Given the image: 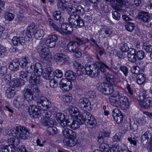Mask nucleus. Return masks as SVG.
<instances>
[{
	"label": "nucleus",
	"mask_w": 152,
	"mask_h": 152,
	"mask_svg": "<svg viewBox=\"0 0 152 152\" xmlns=\"http://www.w3.org/2000/svg\"><path fill=\"white\" fill-rule=\"evenodd\" d=\"M96 59L97 61L93 65H91L86 67L85 69L87 75L91 77H95L99 74L100 71L104 72H105L106 68L110 70L109 67L102 61L98 55L96 56Z\"/></svg>",
	"instance_id": "1"
},
{
	"label": "nucleus",
	"mask_w": 152,
	"mask_h": 152,
	"mask_svg": "<svg viewBox=\"0 0 152 152\" xmlns=\"http://www.w3.org/2000/svg\"><path fill=\"white\" fill-rule=\"evenodd\" d=\"M37 103L38 107H40L41 109V111L39 112L40 113L39 117L42 116L43 119L50 118L52 114V113L50 111L46 110L49 107L50 102L45 97L42 96L38 99Z\"/></svg>",
	"instance_id": "2"
},
{
	"label": "nucleus",
	"mask_w": 152,
	"mask_h": 152,
	"mask_svg": "<svg viewBox=\"0 0 152 152\" xmlns=\"http://www.w3.org/2000/svg\"><path fill=\"white\" fill-rule=\"evenodd\" d=\"M47 69L44 70L43 72L42 66L41 64L36 63L34 65H33L32 71L34 72L32 74H30L31 75L28 80L29 83L34 84H39L40 83V76L42 75H43V73Z\"/></svg>",
	"instance_id": "3"
},
{
	"label": "nucleus",
	"mask_w": 152,
	"mask_h": 152,
	"mask_svg": "<svg viewBox=\"0 0 152 152\" xmlns=\"http://www.w3.org/2000/svg\"><path fill=\"white\" fill-rule=\"evenodd\" d=\"M65 75L66 79H62L60 82L59 87L63 90L68 91L72 88L71 81H73L76 79L75 73L71 70L66 72Z\"/></svg>",
	"instance_id": "4"
},
{
	"label": "nucleus",
	"mask_w": 152,
	"mask_h": 152,
	"mask_svg": "<svg viewBox=\"0 0 152 152\" xmlns=\"http://www.w3.org/2000/svg\"><path fill=\"white\" fill-rule=\"evenodd\" d=\"M35 24L31 23L26 30H24L23 33L25 36L28 38L34 37L37 39H41L44 35L45 32L42 29H35Z\"/></svg>",
	"instance_id": "5"
},
{
	"label": "nucleus",
	"mask_w": 152,
	"mask_h": 152,
	"mask_svg": "<svg viewBox=\"0 0 152 152\" xmlns=\"http://www.w3.org/2000/svg\"><path fill=\"white\" fill-rule=\"evenodd\" d=\"M28 130L25 127L22 126H17L15 130L12 129L9 130L7 134L13 136H16L19 138L25 140L29 134Z\"/></svg>",
	"instance_id": "6"
},
{
	"label": "nucleus",
	"mask_w": 152,
	"mask_h": 152,
	"mask_svg": "<svg viewBox=\"0 0 152 152\" xmlns=\"http://www.w3.org/2000/svg\"><path fill=\"white\" fill-rule=\"evenodd\" d=\"M143 91L142 96H139L138 98L139 105L142 108H149L152 106V100Z\"/></svg>",
	"instance_id": "7"
},
{
	"label": "nucleus",
	"mask_w": 152,
	"mask_h": 152,
	"mask_svg": "<svg viewBox=\"0 0 152 152\" xmlns=\"http://www.w3.org/2000/svg\"><path fill=\"white\" fill-rule=\"evenodd\" d=\"M96 88L98 90L105 95H110L112 94L114 91V88L113 86L105 83H98Z\"/></svg>",
	"instance_id": "8"
},
{
	"label": "nucleus",
	"mask_w": 152,
	"mask_h": 152,
	"mask_svg": "<svg viewBox=\"0 0 152 152\" xmlns=\"http://www.w3.org/2000/svg\"><path fill=\"white\" fill-rule=\"evenodd\" d=\"M36 50L39 56L42 58L49 61L51 58L49 49L47 47L43 46V45L38 44Z\"/></svg>",
	"instance_id": "9"
},
{
	"label": "nucleus",
	"mask_w": 152,
	"mask_h": 152,
	"mask_svg": "<svg viewBox=\"0 0 152 152\" xmlns=\"http://www.w3.org/2000/svg\"><path fill=\"white\" fill-rule=\"evenodd\" d=\"M43 77L45 79L50 80L49 84L52 88L56 87L57 86V82L56 80L53 79L54 76H53V73H52V70L50 68H48L43 73Z\"/></svg>",
	"instance_id": "10"
},
{
	"label": "nucleus",
	"mask_w": 152,
	"mask_h": 152,
	"mask_svg": "<svg viewBox=\"0 0 152 152\" xmlns=\"http://www.w3.org/2000/svg\"><path fill=\"white\" fill-rule=\"evenodd\" d=\"M64 19L61 15V13L58 12V31L61 34L65 35L67 24L64 23Z\"/></svg>",
	"instance_id": "11"
},
{
	"label": "nucleus",
	"mask_w": 152,
	"mask_h": 152,
	"mask_svg": "<svg viewBox=\"0 0 152 152\" xmlns=\"http://www.w3.org/2000/svg\"><path fill=\"white\" fill-rule=\"evenodd\" d=\"M67 49L70 52L75 53V56L78 58L81 56V52L79 51V47L74 41L69 42L67 45Z\"/></svg>",
	"instance_id": "12"
},
{
	"label": "nucleus",
	"mask_w": 152,
	"mask_h": 152,
	"mask_svg": "<svg viewBox=\"0 0 152 152\" xmlns=\"http://www.w3.org/2000/svg\"><path fill=\"white\" fill-rule=\"evenodd\" d=\"M57 39V37L55 35H50L43 40H40L39 45H44L45 44L46 45L50 48H52L56 45L55 41Z\"/></svg>",
	"instance_id": "13"
},
{
	"label": "nucleus",
	"mask_w": 152,
	"mask_h": 152,
	"mask_svg": "<svg viewBox=\"0 0 152 152\" xmlns=\"http://www.w3.org/2000/svg\"><path fill=\"white\" fill-rule=\"evenodd\" d=\"M86 121L85 125L88 128H92L95 126L97 122L94 116L89 113L85 114Z\"/></svg>",
	"instance_id": "14"
},
{
	"label": "nucleus",
	"mask_w": 152,
	"mask_h": 152,
	"mask_svg": "<svg viewBox=\"0 0 152 152\" xmlns=\"http://www.w3.org/2000/svg\"><path fill=\"white\" fill-rule=\"evenodd\" d=\"M114 119L118 124L121 123L123 121V116L122 112L117 108L114 109L112 112Z\"/></svg>",
	"instance_id": "15"
},
{
	"label": "nucleus",
	"mask_w": 152,
	"mask_h": 152,
	"mask_svg": "<svg viewBox=\"0 0 152 152\" xmlns=\"http://www.w3.org/2000/svg\"><path fill=\"white\" fill-rule=\"evenodd\" d=\"M23 32V31L20 33V35L21 36V37L15 36L13 37L12 42L14 45L18 46L20 45H23L25 42V38L27 37V36H25L23 35L22 33Z\"/></svg>",
	"instance_id": "16"
},
{
	"label": "nucleus",
	"mask_w": 152,
	"mask_h": 152,
	"mask_svg": "<svg viewBox=\"0 0 152 152\" xmlns=\"http://www.w3.org/2000/svg\"><path fill=\"white\" fill-rule=\"evenodd\" d=\"M39 107L38 109L35 105L30 106L28 107V112L30 116L34 118H38L40 114L39 112L41 111L40 107Z\"/></svg>",
	"instance_id": "17"
},
{
	"label": "nucleus",
	"mask_w": 152,
	"mask_h": 152,
	"mask_svg": "<svg viewBox=\"0 0 152 152\" xmlns=\"http://www.w3.org/2000/svg\"><path fill=\"white\" fill-rule=\"evenodd\" d=\"M78 105L81 109L85 110L88 106L91 105V103L88 98L83 97L79 99Z\"/></svg>",
	"instance_id": "18"
},
{
	"label": "nucleus",
	"mask_w": 152,
	"mask_h": 152,
	"mask_svg": "<svg viewBox=\"0 0 152 152\" xmlns=\"http://www.w3.org/2000/svg\"><path fill=\"white\" fill-rule=\"evenodd\" d=\"M117 97L118 99L119 102V106L122 104L126 109L129 108V102L128 98L125 96H123L121 94L118 93Z\"/></svg>",
	"instance_id": "19"
},
{
	"label": "nucleus",
	"mask_w": 152,
	"mask_h": 152,
	"mask_svg": "<svg viewBox=\"0 0 152 152\" xmlns=\"http://www.w3.org/2000/svg\"><path fill=\"white\" fill-rule=\"evenodd\" d=\"M138 19L143 23H148L151 20V17L148 13L145 12H142L137 16Z\"/></svg>",
	"instance_id": "20"
},
{
	"label": "nucleus",
	"mask_w": 152,
	"mask_h": 152,
	"mask_svg": "<svg viewBox=\"0 0 152 152\" xmlns=\"http://www.w3.org/2000/svg\"><path fill=\"white\" fill-rule=\"evenodd\" d=\"M30 83L32 86L31 87L28 86V88L30 90V91H31L30 92L32 94L34 98L38 99L39 96V91L37 86L39 85L40 83L39 84H32L31 83Z\"/></svg>",
	"instance_id": "21"
},
{
	"label": "nucleus",
	"mask_w": 152,
	"mask_h": 152,
	"mask_svg": "<svg viewBox=\"0 0 152 152\" xmlns=\"http://www.w3.org/2000/svg\"><path fill=\"white\" fill-rule=\"evenodd\" d=\"M26 82L24 79L20 78L16 79L14 81H11L10 83V86L12 88L18 87L23 85Z\"/></svg>",
	"instance_id": "22"
},
{
	"label": "nucleus",
	"mask_w": 152,
	"mask_h": 152,
	"mask_svg": "<svg viewBox=\"0 0 152 152\" xmlns=\"http://www.w3.org/2000/svg\"><path fill=\"white\" fill-rule=\"evenodd\" d=\"M21 66L23 68H25L26 70H33V65L32 63L28 62L26 58H23L21 62Z\"/></svg>",
	"instance_id": "23"
},
{
	"label": "nucleus",
	"mask_w": 152,
	"mask_h": 152,
	"mask_svg": "<svg viewBox=\"0 0 152 152\" xmlns=\"http://www.w3.org/2000/svg\"><path fill=\"white\" fill-rule=\"evenodd\" d=\"M62 132L64 137L68 139H73L76 136L75 132L69 129H65Z\"/></svg>",
	"instance_id": "24"
},
{
	"label": "nucleus",
	"mask_w": 152,
	"mask_h": 152,
	"mask_svg": "<svg viewBox=\"0 0 152 152\" xmlns=\"http://www.w3.org/2000/svg\"><path fill=\"white\" fill-rule=\"evenodd\" d=\"M115 10L113 11L112 12V16L113 18L116 20H119L120 18L121 14L120 13L123 12V10L121 7L118 6H115L114 7H113Z\"/></svg>",
	"instance_id": "25"
},
{
	"label": "nucleus",
	"mask_w": 152,
	"mask_h": 152,
	"mask_svg": "<svg viewBox=\"0 0 152 152\" xmlns=\"http://www.w3.org/2000/svg\"><path fill=\"white\" fill-rule=\"evenodd\" d=\"M65 118V116L63 113H58V122L63 128L66 127L67 121V120L64 121Z\"/></svg>",
	"instance_id": "26"
},
{
	"label": "nucleus",
	"mask_w": 152,
	"mask_h": 152,
	"mask_svg": "<svg viewBox=\"0 0 152 152\" xmlns=\"http://www.w3.org/2000/svg\"><path fill=\"white\" fill-rule=\"evenodd\" d=\"M71 9L70 12L71 13L78 15L83 14L84 13L85 10L84 8L80 5L77 6L76 7H73Z\"/></svg>",
	"instance_id": "27"
},
{
	"label": "nucleus",
	"mask_w": 152,
	"mask_h": 152,
	"mask_svg": "<svg viewBox=\"0 0 152 152\" xmlns=\"http://www.w3.org/2000/svg\"><path fill=\"white\" fill-rule=\"evenodd\" d=\"M30 91L28 87L25 88L24 89V97L26 100L28 102H30L35 98Z\"/></svg>",
	"instance_id": "28"
},
{
	"label": "nucleus",
	"mask_w": 152,
	"mask_h": 152,
	"mask_svg": "<svg viewBox=\"0 0 152 152\" xmlns=\"http://www.w3.org/2000/svg\"><path fill=\"white\" fill-rule=\"evenodd\" d=\"M137 82L140 85L144 84L146 82V75L142 73H139L136 77Z\"/></svg>",
	"instance_id": "29"
},
{
	"label": "nucleus",
	"mask_w": 152,
	"mask_h": 152,
	"mask_svg": "<svg viewBox=\"0 0 152 152\" xmlns=\"http://www.w3.org/2000/svg\"><path fill=\"white\" fill-rule=\"evenodd\" d=\"M43 125L45 126L50 127L53 125H56L57 122L54 119L49 118L47 119H43L42 121Z\"/></svg>",
	"instance_id": "30"
},
{
	"label": "nucleus",
	"mask_w": 152,
	"mask_h": 152,
	"mask_svg": "<svg viewBox=\"0 0 152 152\" xmlns=\"http://www.w3.org/2000/svg\"><path fill=\"white\" fill-rule=\"evenodd\" d=\"M7 64L4 61H0V76H3L7 73Z\"/></svg>",
	"instance_id": "31"
},
{
	"label": "nucleus",
	"mask_w": 152,
	"mask_h": 152,
	"mask_svg": "<svg viewBox=\"0 0 152 152\" xmlns=\"http://www.w3.org/2000/svg\"><path fill=\"white\" fill-rule=\"evenodd\" d=\"M66 2L65 0H58V9L59 10L58 11V12H60L61 13V12L60 11H63L66 8Z\"/></svg>",
	"instance_id": "32"
},
{
	"label": "nucleus",
	"mask_w": 152,
	"mask_h": 152,
	"mask_svg": "<svg viewBox=\"0 0 152 152\" xmlns=\"http://www.w3.org/2000/svg\"><path fill=\"white\" fill-rule=\"evenodd\" d=\"M16 136H13L8 140V143L10 145H14L15 146L18 145L20 143V140Z\"/></svg>",
	"instance_id": "33"
},
{
	"label": "nucleus",
	"mask_w": 152,
	"mask_h": 152,
	"mask_svg": "<svg viewBox=\"0 0 152 152\" xmlns=\"http://www.w3.org/2000/svg\"><path fill=\"white\" fill-rule=\"evenodd\" d=\"M19 62L18 61H13L12 62L10 63L9 68L11 70L17 71L19 70Z\"/></svg>",
	"instance_id": "34"
},
{
	"label": "nucleus",
	"mask_w": 152,
	"mask_h": 152,
	"mask_svg": "<svg viewBox=\"0 0 152 152\" xmlns=\"http://www.w3.org/2000/svg\"><path fill=\"white\" fill-rule=\"evenodd\" d=\"M15 92V88H12L10 86L6 91L5 96L7 98H11L13 97Z\"/></svg>",
	"instance_id": "35"
},
{
	"label": "nucleus",
	"mask_w": 152,
	"mask_h": 152,
	"mask_svg": "<svg viewBox=\"0 0 152 152\" xmlns=\"http://www.w3.org/2000/svg\"><path fill=\"white\" fill-rule=\"evenodd\" d=\"M69 60V58L67 55L62 53H58V62L62 63L67 62Z\"/></svg>",
	"instance_id": "36"
},
{
	"label": "nucleus",
	"mask_w": 152,
	"mask_h": 152,
	"mask_svg": "<svg viewBox=\"0 0 152 152\" xmlns=\"http://www.w3.org/2000/svg\"><path fill=\"white\" fill-rule=\"evenodd\" d=\"M78 17V15L73 13L68 18V20L69 23L71 25L75 26V22L77 20V17Z\"/></svg>",
	"instance_id": "37"
},
{
	"label": "nucleus",
	"mask_w": 152,
	"mask_h": 152,
	"mask_svg": "<svg viewBox=\"0 0 152 152\" xmlns=\"http://www.w3.org/2000/svg\"><path fill=\"white\" fill-rule=\"evenodd\" d=\"M70 121L67 120L66 126H69L71 128L73 129H75L79 128L80 124L79 122L77 120H74L72 121L71 123H70Z\"/></svg>",
	"instance_id": "38"
},
{
	"label": "nucleus",
	"mask_w": 152,
	"mask_h": 152,
	"mask_svg": "<svg viewBox=\"0 0 152 152\" xmlns=\"http://www.w3.org/2000/svg\"><path fill=\"white\" fill-rule=\"evenodd\" d=\"M31 71H30L29 72L26 70H22L20 71L19 72V75L20 78L23 79H26L28 76L30 77V73H31Z\"/></svg>",
	"instance_id": "39"
},
{
	"label": "nucleus",
	"mask_w": 152,
	"mask_h": 152,
	"mask_svg": "<svg viewBox=\"0 0 152 152\" xmlns=\"http://www.w3.org/2000/svg\"><path fill=\"white\" fill-rule=\"evenodd\" d=\"M8 53V50L7 48L0 44V57L7 56Z\"/></svg>",
	"instance_id": "40"
},
{
	"label": "nucleus",
	"mask_w": 152,
	"mask_h": 152,
	"mask_svg": "<svg viewBox=\"0 0 152 152\" xmlns=\"http://www.w3.org/2000/svg\"><path fill=\"white\" fill-rule=\"evenodd\" d=\"M78 45V47L82 44H85L89 42V40L86 38H80L78 37L76 38L75 40L74 41Z\"/></svg>",
	"instance_id": "41"
},
{
	"label": "nucleus",
	"mask_w": 152,
	"mask_h": 152,
	"mask_svg": "<svg viewBox=\"0 0 152 152\" xmlns=\"http://www.w3.org/2000/svg\"><path fill=\"white\" fill-rule=\"evenodd\" d=\"M125 26L126 29L130 32H132L135 28V24L129 22L126 23Z\"/></svg>",
	"instance_id": "42"
},
{
	"label": "nucleus",
	"mask_w": 152,
	"mask_h": 152,
	"mask_svg": "<svg viewBox=\"0 0 152 152\" xmlns=\"http://www.w3.org/2000/svg\"><path fill=\"white\" fill-rule=\"evenodd\" d=\"M152 133V132L150 133L149 131H146L141 137V142L144 144L148 142L149 139L148 134H150Z\"/></svg>",
	"instance_id": "43"
},
{
	"label": "nucleus",
	"mask_w": 152,
	"mask_h": 152,
	"mask_svg": "<svg viewBox=\"0 0 152 152\" xmlns=\"http://www.w3.org/2000/svg\"><path fill=\"white\" fill-rule=\"evenodd\" d=\"M116 97L111 96L109 98V100L110 103L111 104L114 105L116 107L119 106V102L118 100H117Z\"/></svg>",
	"instance_id": "44"
},
{
	"label": "nucleus",
	"mask_w": 152,
	"mask_h": 152,
	"mask_svg": "<svg viewBox=\"0 0 152 152\" xmlns=\"http://www.w3.org/2000/svg\"><path fill=\"white\" fill-rule=\"evenodd\" d=\"M0 77L2 80L4 81L6 85L9 84L11 81H10L11 79V75L10 74H7L5 76H1Z\"/></svg>",
	"instance_id": "45"
},
{
	"label": "nucleus",
	"mask_w": 152,
	"mask_h": 152,
	"mask_svg": "<svg viewBox=\"0 0 152 152\" xmlns=\"http://www.w3.org/2000/svg\"><path fill=\"white\" fill-rule=\"evenodd\" d=\"M142 47L147 53H150L152 51V45H150L147 41L143 42Z\"/></svg>",
	"instance_id": "46"
},
{
	"label": "nucleus",
	"mask_w": 152,
	"mask_h": 152,
	"mask_svg": "<svg viewBox=\"0 0 152 152\" xmlns=\"http://www.w3.org/2000/svg\"><path fill=\"white\" fill-rule=\"evenodd\" d=\"M4 17L6 20L8 21H11L14 19L15 16L12 13L6 12L4 14Z\"/></svg>",
	"instance_id": "47"
},
{
	"label": "nucleus",
	"mask_w": 152,
	"mask_h": 152,
	"mask_svg": "<svg viewBox=\"0 0 152 152\" xmlns=\"http://www.w3.org/2000/svg\"><path fill=\"white\" fill-rule=\"evenodd\" d=\"M0 152H13L12 148L10 145H4L0 148Z\"/></svg>",
	"instance_id": "48"
},
{
	"label": "nucleus",
	"mask_w": 152,
	"mask_h": 152,
	"mask_svg": "<svg viewBox=\"0 0 152 152\" xmlns=\"http://www.w3.org/2000/svg\"><path fill=\"white\" fill-rule=\"evenodd\" d=\"M122 133L121 132H118L113 137V140L114 142H120L122 139Z\"/></svg>",
	"instance_id": "49"
},
{
	"label": "nucleus",
	"mask_w": 152,
	"mask_h": 152,
	"mask_svg": "<svg viewBox=\"0 0 152 152\" xmlns=\"http://www.w3.org/2000/svg\"><path fill=\"white\" fill-rule=\"evenodd\" d=\"M136 56L139 60L143 59L145 56V52L142 50H137Z\"/></svg>",
	"instance_id": "50"
},
{
	"label": "nucleus",
	"mask_w": 152,
	"mask_h": 152,
	"mask_svg": "<svg viewBox=\"0 0 152 152\" xmlns=\"http://www.w3.org/2000/svg\"><path fill=\"white\" fill-rule=\"evenodd\" d=\"M76 26H77L79 28L81 27L84 26V22L80 16L78 15V17H77V20L75 22Z\"/></svg>",
	"instance_id": "51"
},
{
	"label": "nucleus",
	"mask_w": 152,
	"mask_h": 152,
	"mask_svg": "<svg viewBox=\"0 0 152 152\" xmlns=\"http://www.w3.org/2000/svg\"><path fill=\"white\" fill-rule=\"evenodd\" d=\"M119 69L125 77L128 76L129 70L128 67L122 65L120 66Z\"/></svg>",
	"instance_id": "52"
},
{
	"label": "nucleus",
	"mask_w": 152,
	"mask_h": 152,
	"mask_svg": "<svg viewBox=\"0 0 152 152\" xmlns=\"http://www.w3.org/2000/svg\"><path fill=\"white\" fill-rule=\"evenodd\" d=\"M57 128L55 126H51L48 127L47 129L48 134L50 135H54L56 134Z\"/></svg>",
	"instance_id": "53"
},
{
	"label": "nucleus",
	"mask_w": 152,
	"mask_h": 152,
	"mask_svg": "<svg viewBox=\"0 0 152 152\" xmlns=\"http://www.w3.org/2000/svg\"><path fill=\"white\" fill-rule=\"evenodd\" d=\"M106 80L111 83H114L115 80V78L114 75L108 74L106 77Z\"/></svg>",
	"instance_id": "54"
},
{
	"label": "nucleus",
	"mask_w": 152,
	"mask_h": 152,
	"mask_svg": "<svg viewBox=\"0 0 152 152\" xmlns=\"http://www.w3.org/2000/svg\"><path fill=\"white\" fill-rule=\"evenodd\" d=\"M104 32L106 34L104 36V37L107 38L108 37H109L113 34V30L111 28H106L104 29Z\"/></svg>",
	"instance_id": "55"
},
{
	"label": "nucleus",
	"mask_w": 152,
	"mask_h": 152,
	"mask_svg": "<svg viewBox=\"0 0 152 152\" xmlns=\"http://www.w3.org/2000/svg\"><path fill=\"white\" fill-rule=\"evenodd\" d=\"M84 116L85 117H84V116L83 115H80L77 116V121H78L80 124L81 125L83 124H85L86 120L85 118V115Z\"/></svg>",
	"instance_id": "56"
},
{
	"label": "nucleus",
	"mask_w": 152,
	"mask_h": 152,
	"mask_svg": "<svg viewBox=\"0 0 152 152\" xmlns=\"http://www.w3.org/2000/svg\"><path fill=\"white\" fill-rule=\"evenodd\" d=\"M111 4L121 7L124 5L123 0H110Z\"/></svg>",
	"instance_id": "57"
},
{
	"label": "nucleus",
	"mask_w": 152,
	"mask_h": 152,
	"mask_svg": "<svg viewBox=\"0 0 152 152\" xmlns=\"http://www.w3.org/2000/svg\"><path fill=\"white\" fill-rule=\"evenodd\" d=\"M114 73L115 75L117 78L119 80H123L125 79L124 76L121 72L120 70H118L117 72H115Z\"/></svg>",
	"instance_id": "58"
},
{
	"label": "nucleus",
	"mask_w": 152,
	"mask_h": 152,
	"mask_svg": "<svg viewBox=\"0 0 152 152\" xmlns=\"http://www.w3.org/2000/svg\"><path fill=\"white\" fill-rule=\"evenodd\" d=\"M70 110H69V113L72 116H74L78 112V109L75 107L70 106Z\"/></svg>",
	"instance_id": "59"
},
{
	"label": "nucleus",
	"mask_w": 152,
	"mask_h": 152,
	"mask_svg": "<svg viewBox=\"0 0 152 152\" xmlns=\"http://www.w3.org/2000/svg\"><path fill=\"white\" fill-rule=\"evenodd\" d=\"M16 9L18 10H19V12L20 14H23L25 12L26 10L25 6L20 4H18V6L17 7Z\"/></svg>",
	"instance_id": "60"
},
{
	"label": "nucleus",
	"mask_w": 152,
	"mask_h": 152,
	"mask_svg": "<svg viewBox=\"0 0 152 152\" xmlns=\"http://www.w3.org/2000/svg\"><path fill=\"white\" fill-rule=\"evenodd\" d=\"M128 60L132 63H134L137 61L136 55H128Z\"/></svg>",
	"instance_id": "61"
},
{
	"label": "nucleus",
	"mask_w": 152,
	"mask_h": 152,
	"mask_svg": "<svg viewBox=\"0 0 152 152\" xmlns=\"http://www.w3.org/2000/svg\"><path fill=\"white\" fill-rule=\"evenodd\" d=\"M74 26L71 25L70 24L69 25L67 24L65 35L70 34L73 31V26Z\"/></svg>",
	"instance_id": "62"
},
{
	"label": "nucleus",
	"mask_w": 152,
	"mask_h": 152,
	"mask_svg": "<svg viewBox=\"0 0 152 152\" xmlns=\"http://www.w3.org/2000/svg\"><path fill=\"white\" fill-rule=\"evenodd\" d=\"M72 99V97L68 95H65L63 97V101L66 103H68L71 102Z\"/></svg>",
	"instance_id": "63"
},
{
	"label": "nucleus",
	"mask_w": 152,
	"mask_h": 152,
	"mask_svg": "<svg viewBox=\"0 0 152 152\" xmlns=\"http://www.w3.org/2000/svg\"><path fill=\"white\" fill-rule=\"evenodd\" d=\"M120 148V146L118 145H115L111 148L110 150L107 152H118V151H119Z\"/></svg>",
	"instance_id": "64"
}]
</instances>
